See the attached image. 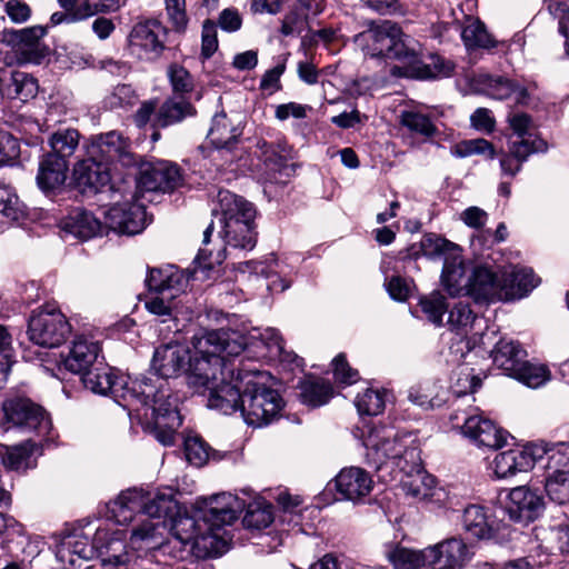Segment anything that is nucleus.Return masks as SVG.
Masks as SVG:
<instances>
[{
  "label": "nucleus",
  "instance_id": "f257e3e1",
  "mask_svg": "<svg viewBox=\"0 0 569 569\" xmlns=\"http://www.w3.org/2000/svg\"><path fill=\"white\" fill-rule=\"evenodd\" d=\"M244 338L234 331L211 330L194 336V355L189 359L187 381L198 393L209 392L208 407L223 415L236 412L239 402V386L233 361L244 348Z\"/></svg>",
  "mask_w": 569,
  "mask_h": 569
},
{
  "label": "nucleus",
  "instance_id": "f03ea898",
  "mask_svg": "<svg viewBox=\"0 0 569 569\" xmlns=\"http://www.w3.org/2000/svg\"><path fill=\"white\" fill-rule=\"evenodd\" d=\"M217 202L218 207L212 210L213 220L203 231V246L209 243L210 236L218 223V234L226 246L252 250L257 243L254 224L257 211L253 203L229 190H219ZM224 258V249L213 254L211 250L203 247L197 254V260L206 268L220 264Z\"/></svg>",
  "mask_w": 569,
  "mask_h": 569
},
{
  "label": "nucleus",
  "instance_id": "7ed1b4c3",
  "mask_svg": "<svg viewBox=\"0 0 569 569\" xmlns=\"http://www.w3.org/2000/svg\"><path fill=\"white\" fill-rule=\"evenodd\" d=\"M358 38L368 43L372 57L396 59L402 67H396L393 74L429 79L436 77L431 68L421 60V46L418 41L402 32L400 27L391 21L370 28Z\"/></svg>",
  "mask_w": 569,
  "mask_h": 569
},
{
  "label": "nucleus",
  "instance_id": "20e7f679",
  "mask_svg": "<svg viewBox=\"0 0 569 569\" xmlns=\"http://www.w3.org/2000/svg\"><path fill=\"white\" fill-rule=\"evenodd\" d=\"M266 373L256 369H238L236 383L239 386L240 410L247 425L267 426L280 417L284 402L279 392L264 383Z\"/></svg>",
  "mask_w": 569,
  "mask_h": 569
},
{
  "label": "nucleus",
  "instance_id": "39448f33",
  "mask_svg": "<svg viewBox=\"0 0 569 569\" xmlns=\"http://www.w3.org/2000/svg\"><path fill=\"white\" fill-rule=\"evenodd\" d=\"M367 463L380 470L390 465L402 471L407 466L417 468L420 449L411 435L398 436L392 429L378 426L368 427L362 435Z\"/></svg>",
  "mask_w": 569,
  "mask_h": 569
},
{
  "label": "nucleus",
  "instance_id": "423d86ee",
  "mask_svg": "<svg viewBox=\"0 0 569 569\" xmlns=\"http://www.w3.org/2000/svg\"><path fill=\"white\" fill-rule=\"evenodd\" d=\"M108 508L111 517L119 525H128L134 519L138 520L131 530L130 551L147 553L163 543L164 522L143 518V490L133 488L122 491L108 505Z\"/></svg>",
  "mask_w": 569,
  "mask_h": 569
},
{
  "label": "nucleus",
  "instance_id": "0eeeda50",
  "mask_svg": "<svg viewBox=\"0 0 569 569\" xmlns=\"http://www.w3.org/2000/svg\"><path fill=\"white\" fill-rule=\"evenodd\" d=\"M83 386L98 395H111L116 399H122L124 406L132 410L143 397H151L154 383L144 375L131 379L114 375L112 368L103 362L98 363L90 371L81 376Z\"/></svg>",
  "mask_w": 569,
  "mask_h": 569
},
{
  "label": "nucleus",
  "instance_id": "6e6552de",
  "mask_svg": "<svg viewBox=\"0 0 569 569\" xmlns=\"http://www.w3.org/2000/svg\"><path fill=\"white\" fill-rule=\"evenodd\" d=\"M151 397H143L132 409L146 428L154 432L156 438L164 446L172 445L174 431L182 421L176 407V398L167 393L162 386L154 385Z\"/></svg>",
  "mask_w": 569,
  "mask_h": 569
},
{
  "label": "nucleus",
  "instance_id": "1a4fd4ad",
  "mask_svg": "<svg viewBox=\"0 0 569 569\" xmlns=\"http://www.w3.org/2000/svg\"><path fill=\"white\" fill-rule=\"evenodd\" d=\"M169 30L157 19L139 20L128 36V48L142 61L154 62L166 50Z\"/></svg>",
  "mask_w": 569,
  "mask_h": 569
},
{
  "label": "nucleus",
  "instance_id": "9d476101",
  "mask_svg": "<svg viewBox=\"0 0 569 569\" xmlns=\"http://www.w3.org/2000/svg\"><path fill=\"white\" fill-rule=\"evenodd\" d=\"M545 489L553 502H569V447L563 443L549 448L545 453Z\"/></svg>",
  "mask_w": 569,
  "mask_h": 569
},
{
  "label": "nucleus",
  "instance_id": "9b49d317",
  "mask_svg": "<svg viewBox=\"0 0 569 569\" xmlns=\"http://www.w3.org/2000/svg\"><path fill=\"white\" fill-rule=\"evenodd\" d=\"M71 331L64 315L56 308L46 307L29 320L28 333L38 346L54 348L60 346Z\"/></svg>",
  "mask_w": 569,
  "mask_h": 569
},
{
  "label": "nucleus",
  "instance_id": "f8f14e48",
  "mask_svg": "<svg viewBox=\"0 0 569 569\" xmlns=\"http://www.w3.org/2000/svg\"><path fill=\"white\" fill-rule=\"evenodd\" d=\"M104 230L122 234H136L146 226L144 207L137 202V192H129L122 202H116L106 213Z\"/></svg>",
  "mask_w": 569,
  "mask_h": 569
},
{
  "label": "nucleus",
  "instance_id": "ddd939ff",
  "mask_svg": "<svg viewBox=\"0 0 569 569\" xmlns=\"http://www.w3.org/2000/svg\"><path fill=\"white\" fill-rule=\"evenodd\" d=\"M7 422L39 433H48L51 421L43 408L24 397H13L2 403Z\"/></svg>",
  "mask_w": 569,
  "mask_h": 569
},
{
  "label": "nucleus",
  "instance_id": "4468645a",
  "mask_svg": "<svg viewBox=\"0 0 569 569\" xmlns=\"http://www.w3.org/2000/svg\"><path fill=\"white\" fill-rule=\"evenodd\" d=\"M547 445L530 443L521 449H511L498 453L492 461V469L498 478H507L531 469L537 462L543 461Z\"/></svg>",
  "mask_w": 569,
  "mask_h": 569
},
{
  "label": "nucleus",
  "instance_id": "2eb2a0df",
  "mask_svg": "<svg viewBox=\"0 0 569 569\" xmlns=\"http://www.w3.org/2000/svg\"><path fill=\"white\" fill-rule=\"evenodd\" d=\"M190 356L188 349L178 342H169L158 347L154 350L151 368L157 373V378L149 377L151 383L157 387L162 386V389L170 395L169 389L166 388V379L178 377L184 369L186 363L189 362ZM148 378V376H146Z\"/></svg>",
  "mask_w": 569,
  "mask_h": 569
},
{
  "label": "nucleus",
  "instance_id": "dca6fc26",
  "mask_svg": "<svg viewBox=\"0 0 569 569\" xmlns=\"http://www.w3.org/2000/svg\"><path fill=\"white\" fill-rule=\"evenodd\" d=\"M46 32L47 30L42 26H33L21 30H3L1 41L14 50L19 62L40 63L44 57L40 40Z\"/></svg>",
  "mask_w": 569,
  "mask_h": 569
},
{
  "label": "nucleus",
  "instance_id": "f3484780",
  "mask_svg": "<svg viewBox=\"0 0 569 569\" xmlns=\"http://www.w3.org/2000/svg\"><path fill=\"white\" fill-rule=\"evenodd\" d=\"M502 287V274L497 276L487 267H477L468 278L466 295L478 303L503 301V298L516 295L510 288L509 291H503Z\"/></svg>",
  "mask_w": 569,
  "mask_h": 569
},
{
  "label": "nucleus",
  "instance_id": "a211bd4d",
  "mask_svg": "<svg viewBox=\"0 0 569 569\" xmlns=\"http://www.w3.org/2000/svg\"><path fill=\"white\" fill-rule=\"evenodd\" d=\"M182 183V176L177 164L160 161L144 167L136 180V191L153 192L173 191Z\"/></svg>",
  "mask_w": 569,
  "mask_h": 569
},
{
  "label": "nucleus",
  "instance_id": "6ab92c4d",
  "mask_svg": "<svg viewBox=\"0 0 569 569\" xmlns=\"http://www.w3.org/2000/svg\"><path fill=\"white\" fill-rule=\"evenodd\" d=\"M506 512L517 522H532L545 511V499L537 490L519 486L510 490Z\"/></svg>",
  "mask_w": 569,
  "mask_h": 569
},
{
  "label": "nucleus",
  "instance_id": "aec40b11",
  "mask_svg": "<svg viewBox=\"0 0 569 569\" xmlns=\"http://www.w3.org/2000/svg\"><path fill=\"white\" fill-rule=\"evenodd\" d=\"M88 153L107 162L120 161L123 166L136 164L129 141L119 132L110 131L93 138Z\"/></svg>",
  "mask_w": 569,
  "mask_h": 569
},
{
  "label": "nucleus",
  "instance_id": "412c9836",
  "mask_svg": "<svg viewBox=\"0 0 569 569\" xmlns=\"http://www.w3.org/2000/svg\"><path fill=\"white\" fill-rule=\"evenodd\" d=\"M73 177L77 186L83 192H99L106 187L112 189L110 186V166L90 154L89 158L79 161L74 166Z\"/></svg>",
  "mask_w": 569,
  "mask_h": 569
},
{
  "label": "nucleus",
  "instance_id": "4be33fe9",
  "mask_svg": "<svg viewBox=\"0 0 569 569\" xmlns=\"http://www.w3.org/2000/svg\"><path fill=\"white\" fill-rule=\"evenodd\" d=\"M246 507L244 501L232 493L222 492L206 499L203 519L212 528L231 525Z\"/></svg>",
  "mask_w": 569,
  "mask_h": 569
},
{
  "label": "nucleus",
  "instance_id": "5701e85b",
  "mask_svg": "<svg viewBox=\"0 0 569 569\" xmlns=\"http://www.w3.org/2000/svg\"><path fill=\"white\" fill-rule=\"evenodd\" d=\"M427 557L432 569H461L469 560V552L465 542L452 538L427 548Z\"/></svg>",
  "mask_w": 569,
  "mask_h": 569
},
{
  "label": "nucleus",
  "instance_id": "b1692460",
  "mask_svg": "<svg viewBox=\"0 0 569 569\" xmlns=\"http://www.w3.org/2000/svg\"><path fill=\"white\" fill-rule=\"evenodd\" d=\"M462 433L479 447L501 448L506 443V432L480 416L463 418Z\"/></svg>",
  "mask_w": 569,
  "mask_h": 569
},
{
  "label": "nucleus",
  "instance_id": "393cba45",
  "mask_svg": "<svg viewBox=\"0 0 569 569\" xmlns=\"http://www.w3.org/2000/svg\"><path fill=\"white\" fill-rule=\"evenodd\" d=\"M335 482L341 497L353 502L361 501L373 487L370 475L359 467L342 469L336 477Z\"/></svg>",
  "mask_w": 569,
  "mask_h": 569
},
{
  "label": "nucleus",
  "instance_id": "a878e982",
  "mask_svg": "<svg viewBox=\"0 0 569 569\" xmlns=\"http://www.w3.org/2000/svg\"><path fill=\"white\" fill-rule=\"evenodd\" d=\"M101 349L97 341L84 337L77 338L64 359L67 370L83 376L101 361L98 360Z\"/></svg>",
  "mask_w": 569,
  "mask_h": 569
},
{
  "label": "nucleus",
  "instance_id": "bb28decb",
  "mask_svg": "<svg viewBox=\"0 0 569 569\" xmlns=\"http://www.w3.org/2000/svg\"><path fill=\"white\" fill-rule=\"evenodd\" d=\"M104 551L101 552L104 565L113 566L117 569H154L151 559L139 553L129 551L119 539L109 541Z\"/></svg>",
  "mask_w": 569,
  "mask_h": 569
},
{
  "label": "nucleus",
  "instance_id": "cd10ccee",
  "mask_svg": "<svg viewBox=\"0 0 569 569\" xmlns=\"http://www.w3.org/2000/svg\"><path fill=\"white\" fill-rule=\"evenodd\" d=\"M400 472L402 473L400 482L402 490L407 496H410L419 501L428 500L432 497L431 491L436 486V480L423 469L421 456H419L417 468L407 466Z\"/></svg>",
  "mask_w": 569,
  "mask_h": 569
},
{
  "label": "nucleus",
  "instance_id": "c85d7f7f",
  "mask_svg": "<svg viewBox=\"0 0 569 569\" xmlns=\"http://www.w3.org/2000/svg\"><path fill=\"white\" fill-rule=\"evenodd\" d=\"M143 518H176L179 512V502L172 489L166 488L154 493L143 491Z\"/></svg>",
  "mask_w": 569,
  "mask_h": 569
},
{
  "label": "nucleus",
  "instance_id": "c756f323",
  "mask_svg": "<svg viewBox=\"0 0 569 569\" xmlns=\"http://www.w3.org/2000/svg\"><path fill=\"white\" fill-rule=\"evenodd\" d=\"M68 160L47 153L39 163L37 183L44 192L54 191L66 182Z\"/></svg>",
  "mask_w": 569,
  "mask_h": 569
},
{
  "label": "nucleus",
  "instance_id": "7c9ffc66",
  "mask_svg": "<svg viewBox=\"0 0 569 569\" xmlns=\"http://www.w3.org/2000/svg\"><path fill=\"white\" fill-rule=\"evenodd\" d=\"M465 276L466 266L459 248L443 261L441 281L450 296L456 297L466 293L468 279Z\"/></svg>",
  "mask_w": 569,
  "mask_h": 569
},
{
  "label": "nucleus",
  "instance_id": "2f4dec72",
  "mask_svg": "<svg viewBox=\"0 0 569 569\" xmlns=\"http://www.w3.org/2000/svg\"><path fill=\"white\" fill-rule=\"evenodd\" d=\"M63 230L82 240L106 234L103 223L91 212L79 208L72 210L64 220Z\"/></svg>",
  "mask_w": 569,
  "mask_h": 569
},
{
  "label": "nucleus",
  "instance_id": "473e14b6",
  "mask_svg": "<svg viewBox=\"0 0 569 569\" xmlns=\"http://www.w3.org/2000/svg\"><path fill=\"white\" fill-rule=\"evenodd\" d=\"M462 527L476 539H489L493 536L495 520L488 509L479 505H470L462 513Z\"/></svg>",
  "mask_w": 569,
  "mask_h": 569
},
{
  "label": "nucleus",
  "instance_id": "72a5a7b5",
  "mask_svg": "<svg viewBox=\"0 0 569 569\" xmlns=\"http://www.w3.org/2000/svg\"><path fill=\"white\" fill-rule=\"evenodd\" d=\"M539 278L536 277L532 269L526 267H510L502 271L503 291H509V288L516 292L515 296L503 298V301L520 299L527 296L539 283Z\"/></svg>",
  "mask_w": 569,
  "mask_h": 569
},
{
  "label": "nucleus",
  "instance_id": "f704fd0d",
  "mask_svg": "<svg viewBox=\"0 0 569 569\" xmlns=\"http://www.w3.org/2000/svg\"><path fill=\"white\" fill-rule=\"evenodd\" d=\"M194 114L196 109L188 100L177 97L168 98L159 107L153 119V126L157 128H166L179 123Z\"/></svg>",
  "mask_w": 569,
  "mask_h": 569
},
{
  "label": "nucleus",
  "instance_id": "c9c22d12",
  "mask_svg": "<svg viewBox=\"0 0 569 569\" xmlns=\"http://www.w3.org/2000/svg\"><path fill=\"white\" fill-rule=\"evenodd\" d=\"M493 363L511 377L517 367L527 357V352L512 339H500L491 351Z\"/></svg>",
  "mask_w": 569,
  "mask_h": 569
},
{
  "label": "nucleus",
  "instance_id": "e433bc0d",
  "mask_svg": "<svg viewBox=\"0 0 569 569\" xmlns=\"http://www.w3.org/2000/svg\"><path fill=\"white\" fill-rule=\"evenodd\" d=\"M477 82L481 86L480 90L485 94L497 100H505L516 94L517 101L522 102L527 96L526 89L518 87L505 77L481 73L477 77Z\"/></svg>",
  "mask_w": 569,
  "mask_h": 569
},
{
  "label": "nucleus",
  "instance_id": "4c0bfd02",
  "mask_svg": "<svg viewBox=\"0 0 569 569\" xmlns=\"http://www.w3.org/2000/svg\"><path fill=\"white\" fill-rule=\"evenodd\" d=\"M38 450V445L31 440H26L11 447L0 443L1 463L9 470H26L33 468L31 458Z\"/></svg>",
  "mask_w": 569,
  "mask_h": 569
},
{
  "label": "nucleus",
  "instance_id": "58836bf2",
  "mask_svg": "<svg viewBox=\"0 0 569 569\" xmlns=\"http://www.w3.org/2000/svg\"><path fill=\"white\" fill-rule=\"evenodd\" d=\"M457 249H459L458 244L436 233H427L421 238L418 247L416 244L410 247L408 256L413 259L420 256L429 259L443 258L445 261Z\"/></svg>",
  "mask_w": 569,
  "mask_h": 569
},
{
  "label": "nucleus",
  "instance_id": "ea45409f",
  "mask_svg": "<svg viewBox=\"0 0 569 569\" xmlns=\"http://www.w3.org/2000/svg\"><path fill=\"white\" fill-rule=\"evenodd\" d=\"M240 131L228 120L226 113H217L212 118V124L208 131L207 139L218 150H232L238 142Z\"/></svg>",
  "mask_w": 569,
  "mask_h": 569
},
{
  "label": "nucleus",
  "instance_id": "a19ab883",
  "mask_svg": "<svg viewBox=\"0 0 569 569\" xmlns=\"http://www.w3.org/2000/svg\"><path fill=\"white\" fill-rule=\"evenodd\" d=\"M386 557L393 565L395 569H421L426 566L429 567L427 548L415 550L401 546H389L386 550Z\"/></svg>",
  "mask_w": 569,
  "mask_h": 569
},
{
  "label": "nucleus",
  "instance_id": "79ce46f5",
  "mask_svg": "<svg viewBox=\"0 0 569 569\" xmlns=\"http://www.w3.org/2000/svg\"><path fill=\"white\" fill-rule=\"evenodd\" d=\"M73 556H77L78 559L88 560L94 556V548L89 542L88 537L83 535H73L64 538L58 547L57 557L61 561H68L71 565H74L76 560Z\"/></svg>",
  "mask_w": 569,
  "mask_h": 569
},
{
  "label": "nucleus",
  "instance_id": "37998d69",
  "mask_svg": "<svg viewBox=\"0 0 569 569\" xmlns=\"http://www.w3.org/2000/svg\"><path fill=\"white\" fill-rule=\"evenodd\" d=\"M1 92L10 99H18L24 102L36 97L38 82L30 74L17 71L11 74L8 82L2 84Z\"/></svg>",
  "mask_w": 569,
  "mask_h": 569
},
{
  "label": "nucleus",
  "instance_id": "c03bdc74",
  "mask_svg": "<svg viewBox=\"0 0 569 569\" xmlns=\"http://www.w3.org/2000/svg\"><path fill=\"white\" fill-rule=\"evenodd\" d=\"M80 134L73 128H60L49 138L51 151L48 154H57L59 158L67 160L71 157L79 146Z\"/></svg>",
  "mask_w": 569,
  "mask_h": 569
},
{
  "label": "nucleus",
  "instance_id": "a18cd8bd",
  "mask_svg": "<svg viewBox=\"0 0 569 569\" xmlns=\"http://www.w3.org/2000/svg\"><path fill=\"white\" fill-rule=\"evenodd\" d=\"M181 280V276L173 272L172 268H152L148 272L146 283L149 290L163 295L164 292H178Z\"/></svg>",
  "mask_w": 569,
  "mask_h": 569
},
{
  "label": "nucleus",
  "instance_id": "49530a36",
  "mask_svg": "<svg viewBox=\"0 0 569 569\" xmlns=\"http://www.w3.org/2000/svg\"><path fill=\"white\" fill-rule=\"evenodd\" d=\"M461 38L468 49H490L496 41L489 34L486 26L478 19H469L461 31Z\"/></svg>",
  "mask_w": 569,
  "mask_h": 569
},
{
  "label": "nucleus",
  "instance_id": "de8ad7c7",
  "mask_svg": "<svg viewBox=\"0 0 569 569\" xmlns=\"http://www.w3.org/2000/svg\"><path fill=\"white\" fill-rule=\"evenodd\" d=\"M511 377L527 387L536 389L550 379V372L546 366L531 363L523 359Z\"/></svg>",
  "mask_w": 569,
  "mask_h": 569
},
{
  "label": "nucleus",
  "instance_id": "09e8293b",
  "mask_svg": "<svg viewBox=\"0 0 569 569\" xmlns=\"http://www.w3.org/2000/svg\"><path fill=\"white\" fill-rule=\"evenodd\" d=\"M333 395L330 382L322 379L307 380L301 383L300 397L302 402L311 407H319L329 401Z\"/></svg>",
  "mask_w": 569,
  "mask_h": 569
},
{
  "label": "nucleus",
  "instance_id": "8fccbe9b",
  "mask_svg": "<svg viewBox=\"0 0 569 569\" xmlns=\"http://www.w3.org/2000/svg\"><path fill=\"white\" fill-rule=\"evenodd\" d=\"M273 521L271 505L266 501H253L247 506L242 522L249 529L261 530L269 527Z\"/></svg>",
  "mask_w": 569,
  "mask_h": 569
},
{
  "label": "nucleus",
  "instance_id": "3c124183",
  "mask_svg": "<svg viewBox=\"0 0 569 569\" xmlns=\"http://www.w3.org/2000/svg\"><path fill=\"white\" fill-rule=\"evenodd\" d=\"M355 405L360 415H380L385 410L386 406L385 392L375 389H367L365 392L357 396Z\"/></svg>",
  "mask_w": 569,
  "mask_h": 569
},
{
  "label": "nucleus",
  "instance_id": "603ef678",
  "mask_svg": "<svg viewBox=\"0 0 569 569\" xmlns=\"http://www.w3.org/2000/svg\"><path fill=\"white\" fill-rule=\"evenodd\" d=\"M400 122L409 131L425 137H431L436 132V127L430 118L418 111L401 112Z\"/></svg>",
  "mask_w": 569,
  "mask_h": 569
},
{
  "label": "nucleus",
  "instance_id": "864d4df0",
  "mask_svg": "<svg viewBox=\"0 0 569 569\" xmlns=\"http://www.w3.org/2000/svg\"><path fill=\"white\" fill-rule=\"evenodd\" d=\"M258 147L261 150V156L263 157L264 162L273 164L274 167H281L288 160L293 158V150L286 142L271 144L262 141L258 143Z\"/></svg>",
  "mask_w": 569,
  "mask_h": 569
},
{
  "label": "nucleus",
  "instance_id": "5fc2aeb1",
  "mask_svg": "<svg viewBox=\"0 0 569 569\" xmlns=\"http://www.w3.org/2000/svg\"><path fill=\"white\" fill-rule=\"evenodd\" d=\"M452 154L458 158H465L472 154H487L489 159L496 157V151L491 142L486 139H471L459 142L455 146Z\"/></svg>",
  "mask_w": 569,
  "mask_h": 569
},
{
  "label": "nucleus",
  "instance_id": "6e6d98bb",
  "mask_svg": "<svg viewBox=\"0 0 569 569\" xmlns=\"http://www.w3.org/2000/svg\"><path fill=\"white\" fill-rule=\"evenodd\" d=\"M420 307L427 318L437 326L442 323V317L448 310L446 298L439 292H432L421 298Z\"/></svg>",
  "mask_w": 569,
  "mask_h": 569
},
{
  "label": "nucleus",
  "instance_id": "4d7b16f0",
  "mask_svg": "<svg viewBox=\"0 0 569 569\" xmlns=\"http://www.w3.org/2000/svg\"><path fill=\"white\" fill-rule=\"evenodd\" d=\"M546 143L541 139H537L533 134L529 137L517 138L510 141L509 152L519 159L522 163L528 159L531 153L543 151Z\"/></svg>",
  "mask_w": 569,
  "mask_h": 569
},
{
  "label": "nucleus",
  "instance_id": "13d9d810",
  "mask_svg": "<svg viewBox=\"0 0 569 569\" xmlns=\"http://www.w3.org/2000/svg\"><path fill=\"white\" fill-rule=\"evenodd\" d=\"M124 4L120 0H84L80 6H78V17L79 19H87L97 13H112L120 10V8Z\"/></svg>",
  "mask_w": 569,
  "mask_h": 569
},
{
  "label": "nucleus",
  "instance_id": "bf43d9fd",
  "mask_svg": "<svg viewBox=\"0 0 569 569\" xmlns=\"http://www.w3.org/2000/svg\"><path fill=\"white\" fill-rule=\"evenodd\" d=\"M0 213L16 221L23 216V206L12 189L0 182Z\"/></svg>",
  "mask_w": 569,
  "mask_h": 569
},
{
  "label": "nucleus",
  "instance_id": "052dcab7",
  "mask_svg": "<svg viewBox=\"0 0 569 569\" xmlns=\"http://www.w3.org/2000/svg\"><path fill=\"white\" fill-rule=\"evenodd\" d=\"M210 448L198 437L187 438L184 441V455L187 460L196 466L202 467L210 458Z\"/></svg>",
  "mask_w": 569,
  "mask_h": 569
},
{
  "label": "nucleus",
  "instance_id": "680f3d73",
  "mask_svg": "<svg viewBox=\"0 0 569 569\" xmlns=\"http://www.w3.org/2000/svg\"><path fill=\"white\" fill-rule=\"evenodd\" d=\"M176 297L177 292L157 293L146 301V308L156 316L171 318L173 310L177 308Z\"/></svg>",
  "mask_w": 569,
  "mask_h": 569
},
{
  "label": "nucleus",
  "instance_id": "e2e57ef3",
  "mask_svg": "<svg viewBox=\"0 0 569 569\" xmlns=\"http://www.w3.org/2000/svg\"><path fill=\"white\" fill-rule=\"evenodd\" d=\"M480 386L481 379L473 373L472 369L463 367L456 373L451 388L453 393L460 397L473 393Z\"/></svg>",
  "mask_w": 569,
  "mask_h": 569
},
{
  "label": "nucleus",
  "instance_id": "0e129e2a",
  "mask_svg": "<svg viewBox=\"0 0 569 569\" xmlns=\"http://www.w3.org/2000/svg\"><path fill=\"white\" fill-rule=\"evenodd\" d=\"M168 77L174 92L187 93L193 90V79L189 71L179 64H171Z\"/></svg>",
  "mask_w": 569,
  "mask_h": 569
},
{
  "label": "nucleus",
  "instance_id": "69168bd1",
  "mask_svg": "<svg viewBox=\"0 0 569 569\" xmlns=\"http://www.w3.org/2000/svg\"><path fill=\"white\" fill-rule=\"evenodd\" d=\"M167 14L173 29L183 32L188 24L186 0H164Z\"/></svg>",
  "mask_w": 569,
  "mask_h": 569
},
{
  "label": "nucleus",
  "instance_id": "338daca9",
  "mask_svg": "<svg viewBox=\"0 0 569 569\" xmlns=\"http://www.w3.org/2000/svg\"><path fill=\"white\" fill-rule=\"evenodd\" d=\"M476 316L470 307L459 302L449 311L447 323L452 330H465L473 322Z\"/></svg>",
  "mask_w": 569,
  "mask_h": 569
},
{
  "label": "nucleus",
  "instance_id": "774afa93",
  "mask_svg": "<svg viewBox=\"0 0 569 569\" xmlns=\"http://www.w3.org/2000/svg\"><path fill=\"white\" fill-rule=\"evenodd\" d=\"M333 375L337 381L343 385H352L359 379L357 370L352 369L343 353L338 355L333 360Z\"/></svg>",
  "mask_w": 569,
  "mask_h": 569
}]
</instances>
